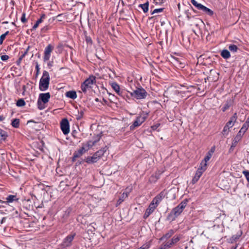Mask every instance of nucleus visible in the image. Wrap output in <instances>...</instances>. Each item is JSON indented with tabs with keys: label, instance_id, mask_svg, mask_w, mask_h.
I'll return each instance as SVG.
<instances>
[{
	"label": "nucleus",
	"instance_id": "1",
	"mask_svg": "<svg viewBox=\"0 0 249 249\" xmlns=\"http://www.w3.org/2000/svg\"><path fill=\"white\" fill-rule=\"evenodd\" d=\"M164 196L165 193L164 192L162 191L153 198V200L150 204L148 208L146 209L145 211V213L143 216V217L144 218H147L150 215V214L154 212V211L158 206L160 202L164 198Z\"/></svg>",
	"mask_w": 249,
	"mask_h": 249
},
{
	"label": "nucleus",
	"instance_id": "2",
	"mask_svg": "<svg viewBox=\"0 0 249 249\" xmlns=\"http://www.w3.org/2000/svg\"><path fill=\"white\" fill-rule=\"evenodd\" d=\"M187 205V201H182L179 205L174 208L168 215V219L169 220H174L175 218L179 216L182 212L184 209Z\"/></svg>",
	"mask_w": 249,
	"mask_h": 249
},
{
	"label": "nucleus",
	"instance_id": "3",
	"mask_svg": "<svg viewBox=\"0 0 249 249\" xmlns=\"http://www.w3.org/2000/svg\"><path fill=\"white\" fill-rule=\"evenodd\" d=\"M50 77L48 71H44L43 72L42 76L40 79L39 89L41 91H45L49 88Z\"/></svg>",
	"mask_w": 249,
	"mask_h": 249
},
{
	"label": "nucleus",
	"instance_id": "4",
	"mask_svg": "<svg viewBox=\"0 0 249 249\" xmlns=\"http://www.w3.org/2000/svg\"><path fill=\"white\" fill-rule=\"evenodd\" d=\"M107 151V147H104L96 152L92 156H88L86 159V162L88 163H93L96 162L100 158L104 155Z\"/></svg>",
	"mask_w": 249,
	"mask_h": 249
},
{
	"label": "nucleus",
	"instance_id": "5",
	"mask_svg": "<svg viewBox=\"0 0 249 249\" xmlns=\"http://www.w3.org/2000/svg\"><path fill=\"white\" fill-rule=\"evenodd\" d=\"M148 114L146 112H142L140 115L137 117L136 120L133 122V124L130 125V129L134 130L136 127L140 126L146 119Z\"/></svg>",
	"mask_w": 249,
	"mask_h": 249
},
{
	"label": "nucleus",
	"instance_id": "6",
	"mask_svg": "<svg viewBox=\"0 0 249 249\" xmlns=\"http://www.w3.org/2000/svg\"><path fill=\"white\" fill-rule=\"evenodd\" d=\"M95 83V77L94 76H90L81 85V90L86 93L88 90L91 88L92 86Z\"/></svg>",
	"mask_w": 249,
	"mask_h": 249
},
{
	"label": "nucleus",
	"instance_id": "7",
	"mask_svg": "<svg viewBox=\"0 0 249 249\" xmlns=\"http://www.w3.org/2000/svg\"><path fill=\"white\" fill-rule=\"evenodd\" d=\"M237 118V114L235 113L230 118V120L226 123L222 131L223 135H227L229 134L230 128H231L236 122Z\"/></svg>",
	"mask_w": 249,
	"mask_h": 249
},
{
	"label": "nucleus",
	"instance_id": "8",
	"mask_svg": "<svg viewBox=\"0 0 249 249\" xmlns=\"http://www.w3.org/2000/svg\"><path fill=\"white\" fill-rule=\"evenodd\" d=\"M131 96L137 99H143L146 98L147 93L145 90L142 88H138L133 92H130Z\"/></svg>",
	"mask_w": 249,
	"mask_h": 249
},
{
	"label": "nucleus",
	"instance_id": "9",
	"mask_svg": "<svg viewBox=\"0 0 249 249\" xmlns=\"http://www.w3.org/2000/svg\"><path fill=\"white\" fill-rule=\"evenodd\" d=\"M75 235V233H72L68 235L66 238L64 239L61 245V246L63 248H66L71 246Z\"/></svg>",
	"mask_w": 249,
	"mask_h": 249
},
{
	"label": "nucleus",
	"instance_id": "10",
	"mask_svg": "<svg viewBox=\"0 0 249 249\" xmlns=\"http://www.w3.org/2000/svg\"><path fill=\"white\" fill-rule=\"evenodd\" d=\"M61 129L65 135H67L70 132L69 123L67 119H64L60 124Z\"/></svg>",
	"mask_w": 249,
	"mask_h": 249
},
{
	"label": "nucleus",
	"instance_id": "11",
	"mask_svg": "<svg viewBox=\"0 0 249 249\" xmlns=\"http://www.w3.org/2000/svg\"><path fill=\"white\" fill-rule=\"evenodd\" d=\"M206 170L205 166H203V167L199 166L192 180L193 184L196 183L199 180V178Z\"/></svg>",
	"mask_w": 249,
	"mask_h": 249
},
{
	"label": "nucleus",
	"instance_id": "12",
	"mask_svg": "<svg viewBox=\"0 0 249 249\" xmlns=\"http://www.w3.org/2000/svg\"><path fill=\"white\" fill-rule=\"evenodd\" d=\"M54 49V47L51 44H49L45 49L43 60L44 61H48L51 56V53Z\"/></svg>",
	"mask_w": 249,
	"mask_h": 249
},
{
	"label": "nucleus",
	"instance_id": "13",
	"mask_svg": "<svg viewBox=\"0 0 249 249\" xmlns=\"http://www.w3.org/2000/svg\"><path fill=\"white\" fill-rule=\"evenodd\" d=\"M111 86L112 88L114 89V90L117 93L119 96H122L123 98H124L126 95V92L125 91L121 90L119 85L116 82H113L111 84Z\"/></svg>",
	"mask_w": 249,
	"mask_h": 249
},
{
	"label": "nucleus",
	"instance_id": "14",
	"mask_svg": "<svg viewBox=\"0 0 249 249\" xmlns=\"http://www.w3.org/2000/svg\"><path fill=\"white\" fill-rule=\"evenodd\" d=\"M179 94V91L178 90H172L170 89H168L165 91L164 93V96L167 98H170L175 99V95H178Z\"/></svg>",
	"mask_w": 249,
	"mask_h": 249
},
{
	"label": "nucleus",
	"instance_id": "15",
	"mask_svg": "<svg viewBox=\"0 0 249 249\" xmlns=\"http://www.w3.org/2000/svg\"><path fill=\"white\" fill-rule=\"evenodd\" d=\"M50 97L51 95L49 92L40 93L39 95L38 100H40V101H41L43 104H46L49 102Z\"/></svg>",
	"mask_w": 249,
	"mask_h": 249
},
{
	"label": "nucleus",
	"instance_id": "16",
	"mask_svg": "<svg viewBox=\"0 0 249 249\" xmlns=\"http://www.w3.org/2000/svg\"><path fill=\"white\" fill-rule=\"evenodd\" d=\"M88 151V148H85L84 146L83 145L81 148L78 150L77 151H76L73 156L72 160L74 161L76 158L80 157L82 156L84 153H85L86 151Z\"/></svg>",
	"mask_w": 249,
	"mask_h": 249
},
{
	"label": "nucleus",
	"instance_id": "17",
	"mask_svg": "<svg viewBox=\"0 0 249 249\" xmlns=\"http://www.w3.org/2000/svg\"><path fill=\"white\" fill-rule=\"evenodd\" d=\"M180 239L179 236H174L171 241H169L165 243V246L166 247L171 248L173 245L178 243Z\"/></svg>",
	"mask_w": 249,
	"mask_h": 249
},
{
	"label": "nucleus",
	"instance_id": "18",
	"mask_svg": "<svg viewBox=\"0 0 249 249\" xmlns=\"http://www.w3.org/2000/svg\"><path fill=\"white\" fill-rule=\"evenodd\" d=\"M6 200L3 202L4 203L6 204H9L11 203H12L14 201H18V198L17 197L16 195H9L6 198Z\"/></svg>",
	"mask_w": 249,
	"mask_h": 249
},
{
	"label": "nucleus",
	"instance_id": "19",
	"mask_svg": "<svg viewBox=\"0 0 249 249\" xmlns=\"http://www.w3.org/2000/svg\"><path fill=\"white\" fill-rule=\"evenodd\" d=\"M212 156V153H211L210 152H208L207 153V155L205 156V157L204 158V160L201 161L200 166L203 167V166H205V169H207V162L208 161H209L210 160V159L211 158Z\"/></svg>",
	"mask_w": 249,
	"mask_h": 249
},
{
	"label": "nucleus",
	"instance_id": "20",
	"mask_svg": "<svg viewBox=\"0 0 249 249\" xmlns=\"http://www.w3.org/2000/svg\"><path fill=\"white\" fill-rule=\"evenodd\" d=\"M129 194V192H124L123 194L120 197V198L118 199L117 202V204L118 205H120L122 202L124 201V200L128 197V196Z\"/></svg>",
	"mask_w": 249,
	"mask_h": 249
},
{
	"label": "nucleus",
	"instance_id": "21",
	"mask_svg": "<svg viewBox=\"0 0 249 249\" xmlns=\"http://www.w3.org/2000/svg\"><path fill=\"white\" fill-rule=\"evenodd\" d=\"M66 95L67 97L72 99H74L77 97L76 93L74 91H69L66 92Z\"/></svg>",
	"mask_w": 249,
	"mask_h": 249
},
{
	"label": "nucleus",
	"instance_id": "22",
	"mask_svg": "<svg viewBox=\"0 0 249 249\" xmlns=\"http://www.w3.org/2000/svg\"><path fill=\"white\" fill-rule=\"evenodd\" d=\"M221 56L225 59H228L231 57L230 52L227 50H223L221 53Z\"/></svg>",
	"mask_w": 249,
	"mask_h": 249
},
{
	"label": "nucleus",
	"instance_id": "23",
	"mask_svg": "<svg viewBox=\"0 0 249 249\" xmlns=\"http://www.w3.org/2000/svg\"><path fill=\"white\" fill-rule=\"evenodd\" d=\"M139 7H141L144 13H146L148 11L149 8V2L147 1L145 3L141 4L139 5Z\"/></svg>",
	"mask_w": 249,
	"mask_h": 249
},
{
	"label": "nucleus",
	"instance_id": "24",
	"mask_svg": "<svg viewBox=\"0 0 249 249\" xmlns=\"http://www.w3.org/2000/svg\"><path fill=\"white\" fill-rule=\"evenodd\" d=\"M191 2L192 4L198 10H201L204 6L200 3H198L196 0H191Z\"/></svg>",
	"mask_w": 249,
	"mask_h": 249
},
{
	"label": "nucleus",
	"instance_id": "25",
	"mask_svg": "<svg viewBox=\"0 0 249 249\" xmlns=\"http://www.w3.org/2000/svg\"><path fill=\"white\" fill-rule=\"evenodd\" d=\"M83 145L84 146V147L85 148L87 147L88 148V150L90 148H91L93 146H94L95 145V143H94L93 141L90 140V141H88L87 143H83Z\"/></svg>",
	"mask_w": 249,
	"mask_h": 249
},
{
	"label": "nucleus",
	"instance_id": "26",
	"mask_svg": "<svg viewBox=\"0 0 249 249\" xmlns=\"http://www.w3.org/2000/svg\"><path fill=\"white\" fill-rule=\"evenodd\" d=\"M201 10L207 14L209 16H212L213 14V12L212 10H211L210 9L205 7V6H203V8H202Z\"/></svg>",
	"mask_w": 249,
	"mask_h": 249
},
{
	"label": "nucleus",
	"instance_id": "27",
	"mask_svg": "<svg viewBox=\"0 0 249 249\" xmlns=\"http://www.w3.org/2000/svg\"><path fill=\"white\" fill-rule=\"evenodd\" d=\"M7 137V133L0 128V141L5 140Z\"/></svg>",
	"mask_w": 249,
	"mask_h": 249
},
{
	"label": "nucleus",
	"instance_id": "28",
	"mask_svg": "<svg viewBox=\"0 0 249 249\" xmlns=\"http://www.w3.org/2000/svg\"><path fill=\"white\" fill-rule=\"evenodd\" d=\"M11 125L15 128H18L19 126V120L18 119H14L11 123Z\"/></svg>",
	"mask_w": 249,
	"mask_h": 249
},
{
	"label": "nucleus",
	"instance_id": "29",
	"mask_svg": "<svg viewBox=\"0 0 249 249\" xmlns=\"http://www.w3.org/2000/svg\"><path fill=\"white\" fill-rule=\"evenodd\" d=\"M44 104H43L41 101H40V100H37L38 108L40 110H42V109H43L44 108H45V107L44 106Z\"/></svg>",
	"mask_w": 249,
	"mask_h": 249
},
{
	"label": "nucleus",
	"instance_id": "30",
	"mask_svg": "<svg viewBox=\"0 0 249 249\" xmlns=\"http://www.w3.org/2000/svg\"><path fill=\"white\" fill-rule=\"evenodd\" d=\"M16 105L18 107H23L25 105V102L23 99H20L18 100Z\"/></svg>",
	"mask_w": 249,
	"mask_h": 249
},
{
	"label": "nucleus",
	"instance_id": "31",
	"mask_svg": "<svg viewBox=\"0 0 249 249\" xmlns=\"http://www.w3.org/2000/svg\"><path fill=\"white\" fill-rule=\"evenodd\" d=\"M249 127V125L246 123H244L242 126L241 128L240 129V130L243 131V132L245 133L247 130L248 129Z\"/></svg>",
	"mask_w": 249,
	"mask_h": 249
},
{
	"label": "nucleus",
	"instance_id": "32",
	"mask_svg": "<svg viewBox=\"0 0 249 249\" xmlns=\"http://www.w3.org/2000/svg\"><path fill=\"white\" fill-rule=\"evenodd\" d=\"M229 49L233 52H236L238 49V48L235 45H231L229 47Z\"/></svg>",
	"mask_w": 249,
	"mask_h": 249
},
{
	"label": "nucleus",
	"instance_id": "33",
	"mask_svg": "<svg viewBox=\"0 0 249 249\" xmlns=\"http://www.w3.org/2000/svg\"><path fill=\"white\" fill-rule=\"evenodd\" d=\"M245 133L243 132V131L240 130L235 137L236 138V139H239L240 140H241Z\"/></svg>",
	"mask_w": 249,
	"mask_h": 249
},
{
	"label": "nucleus",
	"instance_id": "34",
	"mask_svg": "<svg viewBox=\"0 0 249 249\" xmlns=\"http://www.w3.org/2000/svg\"><path fill=\"white\" fill-rule=\"evenodd\" d=\"M174 234V231L173 230H170L168 233L165 234V235L162 237V238H170L173 234Z\"/></svg>",
	"mask_w": 249,
	"mask_h": 249
},
{
	"label": "nucleus",
	"instance_id": "35",
	"mask_svg": "<svg viewBox=\"0 0 249 249\" xmlns=\"http://www.w3.org/2000/svg\"><path fill=\"white\" fill-rule=\"evenodd\" d=\"M231 105L230 104V103H229L228 102H227L225 105L224 106H223V107H222V110L224 112L226 110H227V109H228L230 107Z\"/></svg>",
	"mask_w": 249,
	"mask_h": 249
},
{
	"label": "nucleus",
	"instance_id": "36",
	"mask_svg": "<svg viewBox=\"0 0 249 249\" xmlns=\"http://www.w3.org/2000/svg\"><path fill=\"white\" fill-rule=\"evenodd\" d=\"M240 140L239 139H238L237 140L236 139V138L235 137L234 140H233L232 142V144H231V149L232 148V147H234L237 143L240 141Z\"/></svg>",
	"mask_w": 249,
	"mask_h": 249
},
{
	"label": "nucleus",
	"instance_id": "37",
	"mask_svg": "<svg viewBox=\"0 0 249 249\" xmlns=\"http://www.w3.org/2000/svg\"><path fill=\"white\" fill-rule=\"evenodd\" d=\"M46 18V15L45 14H42L41 16V17L40 18L38 19L37 21H36V23L38 24H40L42 21L45 18Z\"/></svg>",
	"mask_w": 249,
	"mask_h": 249
},
{
	"label": "nucleus",
	"instance_id": "38",
	"mask_svg": "<svg viewBox=\"0 0 249 249\" xmlns=\"http://www.w3.org/2000/svg\"><path fill=\"white\" fill-rule=\"evenodd\" d=\"M154 3L156 5H160L163 3L166 0H153Z\"/></svg>",
	"mask_w": 249,
	"mask_h": 249
},
{
	"label": "nucleus",
	"instance_id": "39",
	"mask_svg": "<svg viewBox=\"0 0 249 249\" xmlns=\"http://www.w3.org/2000/svg\"><path fill=\"white\" fill-rule=\"evenodd\" d=\"M163 8L155 9L152 12L151 14L153 15L156 13L161 12L163 11Z\"/></svg>",
	"mask_w": 249,
	"mask_h": 249
},
{
	"label": "nucleus",
	"instance_id": "40",
	"mask_svg": "<svg viewBox=\"0 0 249 249\" xmlns=\"http://www.w3.org/2000/svg\"><path fill=\"white\" fill-rule=\"evenodd\" d=\"M243 174L246 177L247 181L249 182V172L248 171H244Z\"/></svg>",
	"mask_w": 249,
	"mask_h": 249
},
{
	"label": "nucleus",
	"instance_id": "41",
	"mask_svg": "<svg viewBox=\"0 0 249 249\" xmlns=\"http://www.w3.org/2000/svg\"><path fill=\"white\" fill-rule=\"evenodd\" d=\"M100 138H101V136H99V135H97L95 138H94V140H93V142L94 143H95V144L98 142L99 141V140H100Z\"/></svg>",
	"mask_w": 249,
	"mask_h": 249
},
{
	"label": "nucleus",
	"instance_id": "42",
	"mask_svg": "<svg viewBox=\"0 0 249 249\" xmlns=\"http://www.w3.org/2000/svg\"><path fill=\"white\" fill-rule=\"evenodd\" d=\"M0 58L2 61H6L9 59V57L7 55H3L0 56Z\"/></svg>",
	"mask_w": 249,
	"mask_h": 249
},
{
	"label": "nucleus",
	"instance_id": "43",
	"mask_svg": "<svg viewBox=\"0 0 249 249\" xmlns=\"http://www.w3.org/2000/svg\"><path fill=\"white\" fill-rule=\"evenodd\" d=\"M21 21L23 22V23H25L26 22V18H25V13H23L22 15V17H21Z\"/></svg>",
	"mask_w": 249,
	"mask_h": 249
},
{
	"label": "nucleus",
	"instance_id": "44",
	"mask_svg": "<svg viewBox=\"0 0 249 249\" xmlns=\"http://www.w3.org/2000/svg\"><path fill=\"white\" fill-rule=\"evenodd\" d=\"M5 36L3 34L0 36V44L1 45L3 43V40L5 38Z\"/></svg>",
	"mask_w": 249,
	"mask_h": 249
},
{
	"label": "nucleus",
	"instance_id": "45",
	"mask_svg": "<svg viewBox=\"0 0 249 249\" xmlns=\"http://www.w3.org/2000/svg\"><path fill=\"white\" fill-rule=\"evenodd\" d=\"M159 126H160V124H156L155 125H154L152 126H151V128L153 130H156L159 127Z\"/></svg>",
	"mask_w": 249,
	"mask_h": 249
},
{
	"label": "nucleus",
	"instance_id": "46",
	"mask_svg": "<svg viewBox=\"0 0 249 249\" xmlns=\"http://www.w3.org/2000/svg\"><path fill=\"white\" fill-rule=\"evenodd\" d=\"M90 227L91 228L89 229L88 231H90L91 232L94 231H95V228L90 225L89 226V228Z\"/></svg>",
	"mask_w": 249,
	"mask_h": 249
},
{
	"label": "nucleus",
	"instance_id": "47",
	"mask_svg": "<svg viewBox=\"0 0 249 249\" xmlns=\"http://www.w3.org/2000/svg\"><path fill=\"white\" fill-rule=\"evenodd\" d=\"M36 74H38L39 71V68L38 65L37 64L36 66Z\"/></svg>",
	"mask_w": 249,
	"mask_h": 249
},
{
	"label": "nucleus",
	"instance_id": "48",
	"mask_svg": "<svg viewBox=\"0 0 249 249\" xmlns=\"http://www.w3.org/2000/svg\"><path fill=\"white\" fill-rule=\"evenodd\" d=\"M83 117V115H80L79 112L78 111V114L77 115L76 119L80 120Z\"/></svg>",
	"mask_w": 249,
	"mask_h": 249
},
{
	"label": "nucleus",
	"instance_id": "49",
	"mask_svg": "<svg viewBox=\"0 0 249 249\" xmlns=\"http://www.w3.org/2000/svg\"><path fill=\"white\" fill-rule=\"evenodd\" d=\"M169 248L168 247H166V246H165V243L163 244L160 248H159V249H168Z\"/></svg>",
	"mask_w": 249,
	"mask_h": 249
},
{
	"label": "nucleus",
	"instance_id": "50",
	"mask_svg": "<svg viewBox=\"0 0 249 249\" xmlns=\"http://www.w3.org/2000/svg\"><path fill=\"white\" fill-rule=\"evenodd\" d=\"M39 24H38L36 22V24L34 25V26L33 27V30H35L36 28H37V27L38 26Z\"/></svg>",
	"mask_w": 249,
	"mask_h": 249
},
{
	"label": "nucleus",
	"instance_id": "51",
	"mask_svg": "<svg viewBox=\"0 0 249 249\" xmlns=\"http://www.w3.org/2000/svg\"><path fill=\"white\" fill-rule=\"evenodd\" d=\"M4 119V117L3 116H0V122L2 121Z\"/></svg>",
	"mask_w": 249,
	"mask_h": 249
},
{
	"label": "nucleus",
	"instance_id": "52",
	"mask_svg": "<svg viewBox=\"0 0 249 249\" xmlns=\"http://www.w3.org/2000/svg\"><path fill=\"white\" fill-rule=\"evenodd\" d=\"M245 123L248 124L249 125V116L248 117Z\"/></svg>",
	"mask_w": 249,
	"mask_h": 249
},
{
	"label": "nucleus",
	"instance_id": "53",
	"mask_svg": "<svg viewBox=\"0 0 249 249\" xmlns=\"http://www.w3.org/2000/svg\"><path fill=\"white\" fill-rule=\"evenodd\" d=\"M9 33V31H7L4 34H3V35H4V36L6 37V36H7Z\"/></svg>",
	"mask_w": 249,
	"mask_h": 249
},
{
	"label": "nucleus",
	"instance_id": "54",
	"mask_svg": "<svg viewBox=\"0 0 249 249\" xmlns=\"http://www.w3.org/2000/svg\"><path fill=\"white\" fill-rule=\"evenodd\" d=\"M214 148H212V149L211 150V151H210L211 153H212V155L213 154V153L214 152Z\"/></svg>",
	"mask_w": 249,
	"mask_h": 249
},
{
	"label": "nucleus",
	"instance_id": "55",
	"mask_svg": "<svg viewBox=\"0 0 249 249\" xmlns=\"http://www.w3.org/2000/svg\"><path fill=\"white\" fill-rule=\"evenodd\" d=\"M214 148H212V149L211 150V151H210L211 153H212V155L213 154V153L214 152Z\"/></svg>",
	"mask_w": 249,
	"mask_h": 249
},
{
	"label": "nucleus",
	"instance_id": "56",
	"mask_svg": "<svg viewBox=\"0 0 249 249\" xmlns=\"http://www.w3.org/2000/svg\"><path fill=\"white\" fill-rule=\"evenodd\" d=\"M79 114H80V115H83L84 112L83 111H81V112H79Z\"/></svg>",
	"mask_w": 249,
	"mask_h": 249
},
{
	"label": "nucleus",
	"instance_id": "57",
	"mask_svg": "<svg viewBox=\"0 0 249 249\" xmlns=\"http://www.w3.org/2000/svg\"><path fill=\"white\" fill-rule=\"evenodd\" d=\"M25 56V54H23L21 57L20 58V59H21Z\"/></svg>",
	"mask_w": 249,
	"mask_h": 249
},
{
	"label": "nucleus",
	"instance_id": "58",
	"mask_svg": "<svg viewBox=\"0 0 249 249\" xmlns=\"http://www.w3.org/2000/svg\"><path fill=\"white\" fill-rule=\"evenodd\" d=\"M231 249H236V247H232Z\"/></svg>",
	"mask_w": 249,
	"mask_h": 249
},
{
	"label": "nucleus",
	"instance_id": "59",
	"mask_svg": "<svg viewBox=\"0 0 249 249\" xmlns=\"http://www.w3.org/2000/svg\"><path fill=\"white\" fill-rule=\"evenodd\" d=\"M8 22H4L3 23L6 24Z\"/></svg>",
	"mask_w": 249,
	"mask_h": 249
},
{
	"label": "nucleus",
	"instance_id": "60",
	"mask_svg": "<svg viewBox=\"0 0 249 249\" xmlns=\"http://www.w3.org/2000/svg\"><path fill=\"white\" fill-rule=\"evenodd\" d=\"M27 52H26L25 53H24V54H25V55L26 54Z\"/></svg>",
	"mask_w": 249,
	"mask_h": 249
}]
</instances>
